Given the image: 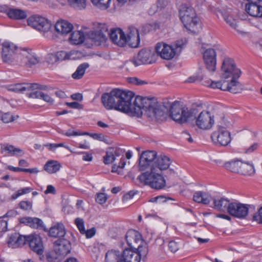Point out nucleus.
Returning <instances> with one entry per match:
<instances>
[{"label": "nucleus", "mask_w": 262, "mask_h": 262, "mask_svg": "<svg viewBox=\"0 0 262 262\" xmlns=\"http://www.w3.org/2000/svg\"><path fill=\"white\" fill-rule=\"evenodd\" d=\"M134 93L132 91L119 89H113L110 93L102 95L101 99L105 108L107 110H115L124 113L140 117L143 112H145L147 105L144 104L147 97L137 96L134 101Z\"/></svg>", "instance_id": "f257e3e1"}, {"label": "nucleus", "mask_w": 262, "mask_h": 262, "mask_svg": "<svg viewBox=\"0 0 262 262\" xmlns=\"http://www.w3.org/2000/svg\"><path fill=\"white\" fill-rule=\"evenodd\" d=\"M144 104L147 105L145 114L152 119L162 121L166 119L168 112L170 117L176 122L184 123L193 119V116L198 113V109H188L183 107L179 102L175 101L170 103L168 101L159 102L154 98L145 99Z\"/></svg>", "instance_id": "f03ea898"}, {"label": "nucleus", "mask_w": 262, "mask_h": 262, "mask_svg": "<svg viewBox=\"0 0 262 262\" xmlns=\"http://www.w3.org/2000/svg\"><path fill=\"white\" fill-rule=\"evenodd\" d=\"M170 164L169 158L164 155L157 156L151 166V171H146L140 174L137 179L144 185H148L152 188L160 189L166 184L162 171L168 169Z\"/></svg>", "instance_id": "7ed1b4c3"}, {"label": "nucleus", "mask_w": 262, "mask_h": 262, "mask_svg": "<svg viewBox=\"0 0 262 262\" xmlns=\"http://www.w3.org/2000/svg\"><path fill=\"white\" fill-rule=\"evenodd\" d=\"M180 19L184 27L189 31L195 33L199 18L196 16L194 10L191 7L182 6L180 11Z\"/></svg>", "instance_id": "20e7f679"}, {"label": "nucleus", "mask_w": 262, "mask_h": 262, "mask_svg": "<svg viewBox=\"0 0 262 262\" xmlns=\"http://www.w3.org/2000/svg\"><path fill=\"white\" fill-rule=\"evenodd\" d=\"M28 26L39 31L48 37L51 34L52 24L48 19L39 15H32L27 19Z\"/></svg>", "instance_id": "39448f33"}, {"label": "nucleus", "mask_w": 262, "mask_h": 262, "mask_svg": "<svg viewBox=\"0 0 262 262\" xmlns=\"http://www.w3.org/2000/svg\"><path fill=\"white\" fill-rule=\"evenodd\" d=\"M22 49H18L13 43L5 41L2 43L1 57L5 63H11L17 62V55Z\"/></svg>", "instance_id": "423d86ee"}, {"label": "nucleus", "mask_w": 262, "mask_h": 262, "mask_svg": "<svg viewBox=\"0 0 262 262\" xmlns=\"http://www.w3.org/2000/svg\"><path fill=\"white\" fill-rule=\"evenodd\" d=\"M221 78L228 79L229 77H239L241 70L236 67L234 60L229 57H225L221 67Z\"/></svg>", "instance_id": "0eeeda50"}, {"label": "nucleus", "mask_w": 262, "mask_h": 262, "mask_svg": "<svg viewBox=\"0 0 262 262\" xmlns=\"http://www.w3.org/2000/svg\"><path fill=\"white\" fill-rule=\"evenodd\" d=\"M195 119V124L198 128L207 130L210 129L214 123V116L207 111H203L193 116Z\"/></svg>", "instance_id": "6e6552de"}, {"label": "nucleus", "mask_w": 262, "mask_h": 262, "mask_svg": "<svg viewBox=\"0 0 262 262\" xmlns=\"http://www.w3.org/2000/svg\"><path fill=\"white\" fill-rule=\"evenodd\" d=\"M156 59L157 55L154 52L150 50L144 49L139 52L137 59H130L127 63H131L135 67H137L141 64H150L155 62Z\"/></svg>", "instance_id": "1a4fd4ad"}, {"label": "nucleus", "mask_w": 262, "mask_h": 262, "mask_svg": "<svg viewBox=\"0 0 262 262\" xmlns=\"http://www.w3.org/2000/svg\"><path fill=\"white\" fill-rule=\"evenodd\" d=\"M157 152L154 150L143 151L140 156L139 167L140 171H151V166L157 158Z\"/></svg>", "instance_id": "9d476101"}, {"label": "nucleus", "mask_w": 262, "mask_h": 262, "mask_svg": "<svg viewBox=\"0 0 262 262\" xmlns=\"http://www.w3.org/2000/svg\"><path fill=\"white\" fill-rule=\"evenodd\" d=\"M18 54L17 62L25 64L28 67L36 64L40 61L39 58L33 53L31 49L24 48Z\"/></svg>", "instance_id": "9b49d317"}, {"label": "nucleus", "mask_w": 262, "mask_h": 262, "mask_svg": "<svg viewBox=\"0 0 262 262\" xmlns=\"http://www.w3.org/2000/svg\"><path fill=\"white\" fill-rule=\"evenodd\" d=\"M156 54L165 60H171L176 55V51L171 46L163 42H158L155 46Z\"/></svg>", "instance_id": "f8f14e48"}, {"label": "nucleus", "mask_w": 262, "mask_h": 262, "mask_svg": "<svg viewBox=\"0 0 262 262\" xmlns=\"http://www.w3.org/2000/svg\"><path fill=\"white\" fill-rule=\"evenodd\" d=\"M248 205L235 201L231 202L228 208V213L238 219H244L248 213Z\"/></svg>", "instance_id": "ddd939ff"}, {"label": "nucleus", "mask_w": 262, "mask_h": 262, "mask_svg": "<svg viewBox=\"0 0 262 262\" xmlns=\"http://www.w3.org/2000/svg\"><path fill=\"white\" fill-rule=\"evenodd\" d=\"M211 139L214 143L222 146L228 145L231 140L229 132L223 127H220L217 132L213 133Z\"/></svg>", "instance_id": "4468645a"}, {"label": "nucleus", "mask_w": 262, "mask_h": 262, "mask_svg": "<svg viewBox=\"0 0 262 262\" xmlns=\"http://www.w3.org/2000/svg\"><path fill=\"white\" fill-rule=\"evenodd\" d=\"M47 86L46 85H42L37 83H16L8 85V90L16 93H23L25 91L33 92L36 89L46 90Z\"/></svg>", "instance_id": "2eb2a0df"}, {"label": "nucleus", "mask_w": 262, "mask_h": 262, "mask_svg": "<svg viewBox=\"0 0 262 262\" xmlns=\"http://www.w3.org/2000/svg\"><path fill=\"white\" fill-rule=\"evenodd\" d=\"M54 249L57 255L60 258L64 257L71 251V243L65 238L58 239L54 243Z\"/></svg>", "instance_id": "dca6fc26"}, {"label": "nucleus", "mask_w": 262, "mask_h": 262, "mask_svg": "<svg viewBox=\"0 0 262 262\" xmlns=\"http://www.w3.org/2000/svg\"><path fill=\"white\" fill-rule=\"evenodd\" d=\"M107 26L104 24L100 25L99 29L92 32L89 36L90 38L97 45L105 42L107 39Z\"/></svg>", "instance_id": "f3484780"}, {"label": "nucleus", "mask_w": 262, "mask_h": 262, "mask_svg": "<svg viewBox=\"0 0 262 262\" xmlns=\"http://www.w3.org/2000/svg\"><path fill=\"white\" fill-rule=\"evenodd\" d=\"M249 3L246 5L245 10L253 17H262V6L260 4L262 0H247Z\"/></svg>", "instance_id": "a211bd4d"}, {"label": "nucleus", "mask_w": 262, "mask_h": 262, "mask_svg": "<svg viewBox=\"0 0 262 262\" xmlns=\"http://www.w3.org/2000/svg\"><path fill=\"white\" fill-rule=\"evenodd\" d=\"M216 52L213 49H208L204 52L203 59L206 68L210 71L214 72L216 69Z\"/></svg>", "instance_id": "6ab92c4d"}, {"label": "nucleus", "mask_w": 262, "mask_h": 262, "mask_svg": "<svg viewBox=\"0 0 262 262\" xmlns=\"http://www.w3.org/2000/svg\"><path fill=\"white\" fill-rule=\"evenodd\" d=\"M109 35L111 40L115 44L123 47L126 43V36L121 29L119 28L112 29Z\"/></svg>", "instance_id": "aec40b11"}, {"label": "nucleus", "mask_w": 262, "mask_h": 262, "mask_svg": "<svg viewBox=\"0 0 262 262\" xmlns=\"http://www.w3.org/2000/svg\"><path fill=\"white\" fill-rule=\"evenodd\" d=\"M28 244L30 248L38 254L43 252V244L40 237L37 234L29 235Z\"/></svg>", "instance_id": "412c9836"}, {"label": "nucleus", "mask_w": 262, "mask_h": 262, "mask_svg": "<svg viewBox=\"0 0 262 262\" xmlns=\"http://www.w3.org/2000/svg\"><path fill=\"white\" fill-rule=\"evenodd\" d=\"M54 28L58 34L62 36H66L72 32L73 25L68 21L60 20L56 22L54 25Z\"/></svg>", "instance_id": "4be33fe9"}, {"label": "nucleus", "mask_w": 262, "mask_h": 262, "mask_svg": "<svg viewBox=\"0 0 262 262\" xmlns=\"http://www.w3.org/2000/svg\"><path fill=\"white\" fill-rule=\"evenodd\" d=\"M126 43L132 48H137L140 43V38L138 30L134 27L128 28Z\"/></svg>", "instance_id": "5701e85b"}, {"label": "nucleus", "mask_w": 262, "mask_h": 262, "mask_svg": "<svg viewBox=\"0 0 262 262\" xmlns=\"http://www.w3.org/2000/svg\"><path fill=\"white\" fill-rule=\"evenodd\" d=\"M125 239L128 245L131 248L136 249L135 245L139 242L143 243L141 240V235L135 230H129L126 233Z\"/></svg>", "instance_id": "b1692460"}, {"label": "nucleus", "mask_w": 262, "mask_h": 262, "mask_svg": "<svg viewBox=\"0 0 262 262\" xmlns=\"http://www.w3.org/2000/svg\"><path fill=\"white\" fill-rule=\"evenodd\" d=\"M20 223L29 226L32 228L42 229L43 228V222L41 220L37 217H22L20 219Z\"/></svg>", "instance_id": "393cba45"}, {"label": "nucleus", "mask_w": 262, "mask_h": 262, "mask_svg": "<svg viewBox=\"0 0 262 262\" xmlns=\"http://www.w3.org/2000/svg\"><path fill=\"white\" fill-rule=\"evenodd\" d=\"M66 230L62 223H57L50 228L49 234L50 236L59 238L63 237L66 234Z\"/></svg>", "instance_id": "a878e982"}, {"label": "nucleus", "mask_w": 262, "mask_h": 262, "mask_svg": "<svg viewBox=\"0 0 262 262\" xmlns=\"http://www.w3.org/2000/svg\"><path fill=\"white\" fill-rule=\"evenodd\" d=\"M1 151L2 153L5 151L11 156L18 157L22 156L25 154L24 150L21 149L7 143L4 144L1 146Z\"/></svg>", "instance_id": "bb28decb"}, {"label": "nucleus", "mask_w": 262, "mask_h": 262, "mask_svg": "<svg viewBox=\"0 0 262 262\" xmlns=\"http://www.w3.org/2000/svg\"><path fill=\"white\" fill-rule=\"evenodd\" d=\"M231 202L224 198L213 199V208L221 211H227L228 212V208Z\"/></svg>", "instance_id": "cd10ccee"}, {"label": "nucleus", "mask_w": 262, "mask_h": 262, "mask_svg": "<svg viewBox=\"0 0 262 262\" xmlns=\"http://www.w3.org/2000/svg\"><path fill=\"white\" fill-rule=\"evenodd\" d=\"M6 13L10 18L13 19L21 20L27 17L26 11L19 9L10 8L7 10Z\"/></svg>", "instance_id": "c85d7f7f"}, {"label": "nucleus", "mask_w": 262, "mask_h": 262, "mask_svg": "<svg viewBox=\"0 0 262 262\" xmlns=\"http://www.w3.org/2000/svg\"><path fill=\"white\" fill-rule=\"evenodd\" d=\"M122 262H140L139 255L129 249H125L122 254Z\"/></svg>", "instance_id": "c756f323"}, {"label": "nucleus", "mask_w": 262, "mask_h": 262, "mask_svg": "<svg viewBox=\"0 0 262 262\" xmlns=\"http://www.w3.org/2000/svg\"><path fill=\"white\" fill-rule=\"evenodd\" d=\"M242 162L237 159L232 160L226 162L224 164V167L233 172H239L242 166Z\"/></svg>", "instance_id": "7c9ffc66"}, {"label": "nucleus", "mask_w": 262, "mask_h": 262, "mask_svg": "<svg viewBox=\"0 0 262 262\" xmlns=\"http://www.w3.org/2000/svg\"><path fill=\"white\" fill-rule=\"evenodd\" d=\"M231 79L230 82L228 81V89H226V91H228L231 93L236 94L239 93L242 90V85L240 83L236 80L239 77H231Z\"/></svg>", "instance_id": "2f4dec72"}, {"label": "nucleus", "mask_w": 262, "mask_h": 262, "mask_svg": "<svg viewBox=\"0 0 262 262\" xmlns=\"http://www.w3.org/2000/svg\"><path fill=\"white\" fill-rule=\"evenodd\" d=\"M193 199L195 202L208 204L210 201L211 196L205 192L196 191L193 194Z\"/></svg>", "instance_id": "473e14b6"}, {"label": "nucleus", "mask_w": 262, "mask_h": 262, "mask_svg": "<svg viewBox=\"0 0 262 262\" xmlns=\"http://www.w3.org/2000/svg\"><path fill=\"white\" fill-rule=\"evenodd\" d=\"M40 90V89H36L33 91V92L29 93V97L32 98L41 99L46 102L53 103V99L49 95L45 94Z\"/></svg>", "instance_id": "72a5a7b5"}, {"label": "nucleus", "mask_w": 262, "mask_h": 262, "mask_svg": "<svg viewBox=\"0 0 262 262\" xmlns=\"http://www.w3.org/2000/svg\"><path fill=\"white\" fill-rule=\"evenodd\" d=\"M69 40L73 45L82 43L84 40L83 32L80 31H73L69 38Z\"/></svg>", "instance_id": "f704fd0d"}, {"label": "nucleus", "mask_w": 262, "mask_h": 262, "mask_svg": "<svg viewBox=\"0 0 262 262\" xmlns=\"http://www.w3.org/2000/svg\"><path fill=\"white\" fill-rule=\"evenodd\" d=\"M61 167L60 163L55 160H50L44 166V169L49 173H54L59 170Z\"/></svg>", "instance_id": "c9c22d12"}, {"label": "nucleus", "mask_w": 262, "mask_h": 262, "mask_svg": "<svg viewBox=\"0 0 262 262\" xmlns=\"http://www.w3.org/2000/svg\"><path fill=\"white\" fill-rule=\"evenodd\" d=\"M105 262H122V259L120 257L118 251L111 250L105 254Z\"/></svg>", "instance_id": "e433bc0d"}, {"label": "nucleus", "mask_w": 262, "mask_h": 262, "mask_svg": "<svg viewBox=\"0 0 262 262\" xmlns=\"http://www.w3.org/2000/svg\"><path fill=\"white\" fill-rule=\"evenodd\" d=\"M89 64L86 62L80 64L77 68L76 71L72 74V78L75 79H79L81 78L85 73L86 69L89 68Z\"/></svg>", "instance_id": "4c0bfd02"}, {"label": "nucleus", "mask_w": 262, "mask_h": 262, "mask_svg": "<svg viewBox=\"0 0 262 262\" xmlns=\"http://www.w3.org/2000/svg\"><path fill=\"white\" fill-rule=\"evenodd\" d=\"M69 6L77 10H83L86 8L87 0H67Z\"/></svg>", "instance_id": "58836bf2"}, {"label": "nucleus", "mask_w": 262, "mask_h": 262, "mask_svg": "<svg viewBox=\"0 0 262 262\" xmlns=\"http://www.w3.org/2000/svg\"><path fill=\"white\" fill-rule=\"evenodd\" d=\"M255 172L254 166L248 162H242L240 173L244 175H251Z\"/></svg>", "instance_id": "ea45409f"}, {"label": "nucleus", "mask_w": 262, "mask_h": 262, "mask_svg": "<svg viewBox=\"0 0 262 262\" xmlns=\"http://www.w3.org/2000/svg\"><path fill=\"white\" fill-rule=\"evenodd\" d=\"M210 88L212 89H219L222 91L228 89V81L222 79L219 81H214L210 83Z\"/></svg>", "instance_id": "a19ab883"}, {"label": "nucleus", "mask_w": 262, "mask_h": 262, "mask_svg": "<svg viewBox=\"0 0 262 262\" xmlns=\"http://www.w3.org/2000/svg\"><path fill=\"white\" fill-rule=\"evenodd\" d=\"M111 0H91L92 4L101 10H106L109 7Z\"/></svg>", "instance_id": "79ce46f5"}, {"label": "nucleus", "mask_w": 262, "mask_h": 262, "mask_svg": "<svg viewBox=\"0 0 262 262\" xmlns=\"http://www.w3.org/2000/svg\"><path fill=\"white\" fill-rule=\"evenodd\" d=\"M223 17L226 22L232 28L236 29V21L233 18V16L228 12L223 14Z\"/></svg>", "instance_id": "37998d69"}, {"label": "nucleus", "mask_w": 262, "mask_h": 262, "mask_svg": "<svg viewBox=\"0 0 262 262\" xmlns=\"http://www.w3.org/2000/svg\"><path fill=\"white\" fill-rule=\"evenodd\" d=\"M113 148H110L106 152V155L103 157L104 163L109 164L113 163L115 160V155H113Z\"/></svg>", "instance_id": "c03bdc74"}, {"label": "nucleus", "mask_w": 262, "mask_h": 262, "mask_svg": "<svg viewBox=\"0 0 262 262\" xmlns=\"http://www.w3.org/2000/svg\"><path fill=\"white\" fill-rule=\"evenodd\" d=\"M18 237L19 233H14L9 236L8 244L10 247L12 248H16L18 247Z\"/></svg>", "instance_id": "a18cd8bd"}, {"label": "nucleus", "mask_w": 262, "mask_h": 262, "mask_svg": "<svg viewBox=\"0 0 262 262\" xmlns=\"http://www.w3.org/2000/svg\"><path fill=\"white\" fill-rule=\"evenodd\" d=\"M1 120L6 123L12 122L18 118V116H13L9 113H0Z\"/></svg>", "instance_id": "49530a36"}, {"label": "nucleus", "mask_w": 262, "mask_h": 262, "mask_svg": "<svg viewBox=\"0 0 262 262\" xmlns=\"http://www.w3.org/2000/svg\"><path fill=\"white\" fill-rule=\"evenodd\" d=\"M142 243H141L138 246L137 249V253H138L139 255L140 256V260H141V258L142 257L143 259L146 257L148 250L147 246L144 244V245H141Z\"/></svg>", "instance_id": "de8ad7c7"}, {"label": "nucleus", "mask_w": 262, "mask_h": 262, "mask_svg": "<svg viewBox=\"0 0 262 262\" xmlns=\"http://www.w3.org/2000/svg\"><path fill=\"white\" fill-rule=\"evenodd\" d=\"M32 190V189L30 187H25L24 188H21L19 189L15 193H14L12 195V199L13 200L16 199L19 196L28 193H30Z\"/></svg>", "instance_id": "09e8293b"}, {"label": "nucleus", "mask_w": 262, "mask_h": 262, "mask_svg": "<svg viewBox=\"0 0 262 262\" xmlns=\"http://www.w3.org/2000/svg\"><path fill=\"white\" fill-rule=\"evenodd\" d=\"M75 224L81 234L82 233H84V230L85 229L84 228V222L82 219L79 217L75 219Z\"/></svg>", "instance_id": "8fccbe9b"}, {"label": "nucleus", "mask_w": 262, "mask_h": 262, "mask_svg": "<svg viewBox=\"0 0 262 262\" xmlns=\"http://www.w3.org/2000/svg\"><path fill=\"white\" fill-rule=\"evenodd\" d=\"M127 81L129 83L134 84L137 85H141L147 84V82L144 80L138 79L136 77H129L128 78Z\"/></svg>", "instance_id": "3c124183"}, {"label": "nucleus", "mask_w": 262, "mask_h": 262, "mask_svg": "<svg viewBox=\"0 0 262 262\" xmlns=\"http://www.w3.org/2000/svg\"><path fill=\"white\" fill-rule=\"evenodd\" d=\"M259 143H254L249 147L244 148V152L245 154H251L256 151L259 147Z\"/></svg>", "instance_id": "603ef678"}, {"label": "nucleus", "mask_w": 262, "mask_h": 262, "mask_svg": "<svg viewBox=\"0 0 262 262\" xmlns=\"http://www.w3.org/2000/svg\"><path fill=\"white\" fill-rule=\"evenodd\" d=\"M19 206L23 210H29L32 209V204L28 201H23L19 203Z\"/></svg>", "instance_id": "864d4df0"}, {"label": "nucleus", "mask_w": 262, "mask_h": 262, "mask_svg": "<svg viewBox=\"0 0 262 262\" xmlns=\"http://www.w3.org/2000/svg\"><path fill=\"white\" fill-rule=\"evenodd\" d=\"M29 235H21L19 234L18 238V247L28 244Z\"/></svg>", "instance_id": "5fc2aeb1"}, {"label": "nucleus", "mask_w": 262, "mask_h": 262, "mask_svg": "<svg viewBox=\"0 0 262 262\" xmlns=\"http://www.w3.org/2000/svg\"><path fill=\"white\" fill-rule=\"evenodd\" d=\"M107 197L106 194L104 193H100L97 194L96 198V201L100 204H103L106 202Z\"/></svg>", "instance_id": "6e6d98bb"}, {"label": "nucleus", "mask_w": 262, "mask_h": 262, "mask_svg": "<svg viewBox=\"0 0 262 262\" xmlns=\"http://www.w3.org/2000/svg\"><path fill=\"white\" fill-rule=\"evenodd\" d=\"M58 132L62 135H64L70 137L72 136H81L84 135L83 133L78 132L76 131H73L71 129L68 130L67 132L64 133L62 130L58 131Z\"/></svg>", "instance_id": "4d7b16f0"}, {"label": "nucleus", "mask_w": 262, "mask_h": 262, "mask_svg": "<svg viewBox=\"0 0 262 262\" xmlns=\"http://www.w3.org/2000/svg\"><path fill=\"white\" fill-rule=\"evenodd\" d=\"M83 134L84 135H89L94 139L100 141L101 140H104V135H103L102 134H92L88 132H83Z\"/></svg>", "instance_id": "13d9d810"}, {"label": "nucleus", "mask_w": 262, "mask_h": 262, "mask_svg": "<svg viewBox=\"0 0 262 262\" xmlns=\"http://www.w3.org/2000/svg\"><path fill=\"white\" fill-rule=\"evenodd\" d=\"M168 248L172 252L174 253L179 250V244L177 242L172 241L169 243Z\"/></svg>", "instance_id": "bf43d9fd"}, {"label": "nucleus", "mask_w": 262, "mask_h": 262, "mask_svg": "<svg viewBox=\"0 0 262 262\" xmlns=\"http://www.w3.org/2000/svg\"><path fill=\"white\" fill-rule=\"evenodd\" d=\"M96 233V229L92 228L88 230H85L84 233H82V235H84L87 238L92 237Z\"/></svg>", "instance_id": "052dcab7"}, {"label": "nucleus", "mask_w": 262, "mask_h": 262, "mask_svg": "<svg viewBox=\"0 0 262 262\" xmlns=\"http://www.w3.org/2000/svg\"><path fill=\"white\" fill-rule=\"evenodd\" d=\"M253 218L258 223L262 224V207L259 209L257 213L254 214Z\"/></svg>", "instance_id": "680f3d73"}, {"label": "nucleus", "mask_w": 262, "mask_h": 262, "mask_svg": "<svg viewBox=\"0 0 262 262\" xmlns=\"http://www.w3.org/2000/svg\"><path fill=\"white\" fill-rule=\"evenodd\" d=\"M7 228V222L3 220H0V232H5Z\"/></svg>", "instance_id": "e2e57ef3"}, {"label": "nucleus", "mask_w": 262, "mask_h": 262, "mask_svg": "<svg viewBox=\"0 0 262 262\" xmlns=\"http://www.w3.org/2000/svg\"><path fill=\"white\" fill-rule=\"evenodd\" d=\"M136 194L135 192L134 191H130L127 193L125 194L123 196V200L127 201L128 200H130L133 198V196Z\"/></svg>", "instance_id": "0e129e2a"}, {"label": "nucleus", "mask_w": 262, "mask_h": 262, "mask_svg": "<svg viewBox=\"0 0 262 262\" xmlns=\"http://www.w3.org/2000/svg\"><path fill=\"white\" fill-rule=\"evenodd\" d=\"M150 202H166V199L163 196H159L155 198H153L150 200Z\"/></svg>", "instance_id": "69168bd1"}, {"label": "nucleus", "mask_w": 262, "mask_h": 262, "mask_svg": "<svg viewBox=\"0 0 262 262\" xmlns=\"http://www.w3.org/2000/svg\"><path fill=\"white\" fill-rule=\"evenodd\" d=\"M55 192H56V190H55V187L51 185H48L47 186V189L45 191V193L46 194H48V193L55 194Z\"/></svg>", "instance_id": "338daca9"}, {"label": "nucleus", "mask_w": 262, "mask_h": 262, "mask_svg": "<svg viewBox=\"0 0 262 262\" xmlns=\"http://www.w3.org/2000/svg\"><path fill=\"white\" fill-rule=\"evenodd\" d=\"M66 104L68 106L73 108H79L81 106V105L77 102H67Z\"/></svg>", "instance_id": "774afa93"}]
</instances>
